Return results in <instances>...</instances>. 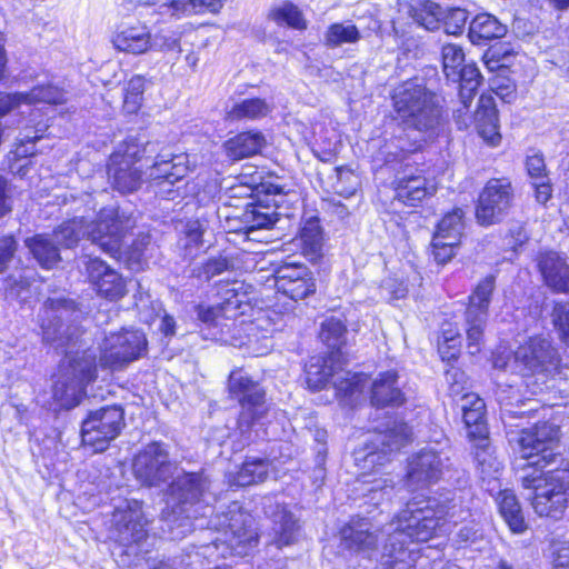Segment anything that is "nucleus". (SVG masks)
I'll return each mask as SVG.
<instances>
[{
  "label": "nucleus",
  "instance_id": "31",
  "mask_svg": "<svg viewBox=\"0 0 569 569\" xmlns=\"http://www.w3.org/2000/svg\"><path fill=\"white\" fill-rule=\"evenodd\" d=\"M83 210L81 214H76L72 219L62 222L52 233L54 241L64 248L74 247L81 238H86V218H91L90 212H96V201L91 193H86L81 198Z\"/></svg>",
  "mask_w": 569,
  "mask_h": 569
},
{
  "label": "nucleus",
  "instance_id": "7",
  "mask_svg": "<svg viewBox=\"0 0 569 569\" xmlns=\"http://www.w3.org/2000/svg\"><path fill=\"white\" fill-rule=\"evenodd\" d=\"M56 377L52 395L61 408L70 409L80 403L86 386L96 378V355L91 350H64Z\"/></svg>",
  "mask_w": 569,
  "mask_h": 569
},
{
  "label": "nucleus",
  "instance_id": "35",
  "mask_svg": "<svg viewBox=\"0 0 569 569\" xmlns=\"http://www.w3.org/2000/svg\"><path fill=\"white\" fill-rule=\"evenodd\" d=\"M144 4L158 8L163 17L180 18L181 16L201 12H217L222 8L220 0H142Z\"/></svg>",
  "mask_w": 569,
  "mask_h": 569
},
{
  "label": "nucleus",
  "instance_id": "58",
  "mask_svg": "<svg viewBox=\"0 0 569 569\" xmlns=\"http://www.w3.org/2000/svg\"><path fill=\"white\" fill-rule=\"evenodd\" d=\"M446 381L448 383L449 395L453 398L460 397L462 399L463 395L468 393V378L459 368L451 367L446 370Z\"/></svg>",
  "mask_w": 569,
  "mask_h": 569
},
{
  "label": "nucleus",
  "instance_id": "18",
  "mask_svg": "<svg viewBox=\"0 0 569 569\" xmlns=\"http://www.w3.org/2000/svg\"><path fill=\"white\" fill-rule=\"evenodd\" d=\"M515 362L522 375H552L558 371L560 356L548 338L535 336L517 348Z\"/></svg>",
  "mask_w": 569,
  "mask_h": 569
},
{
  "label": "nucleus",
  "instance_id": "19",
  "mask_svg": "<svg viewBox=\"0 0 569 569\" xmlns=\"http://www.w3.org/2000/svg\"><path fill=\"white\" fill-rule=\"evenodd\" d=\"M147 521L138 500L120 501L112 513V535L123 546L139 545L147 538Z\"/></svg>",
  "mask_w": 569,
  "mask_h": 569
},
{
  "label": "nucleus",
  "instance_id": "60",
  "mask_svg": "<svg viewBox=\"0 0 569 569\" xmlns=\"http://www.w3.org/2000/svg\"><path fill=\"white\" fill-rule=\"evenodd\" d=\"M468 20V12L465 9L456 8L448 12L443 20L445 32L448 34H460Z\"/></svg>",
  "mask_w": 569,
  "mask_h": 569
},
{
  "label": "nucleus",
  "instance_id": "30",
  "mask_svg": "<svg viewBox=\"0 0 569 569\" xmlns=\"http://www.w3.org/2000/svg\"><path fill=\"white\" fill-rule=\"evenodd\" d=\"M263 510L273 522L276 543L278 547L292 543L297 537L299 525L295 516L274 497L263 498Z\"/></svg>",
  "mask_w": 569,
  "mask_h": 569
},
{
  "label": "nucleus",
  "instance_id": "11",
  "mask_svg": "<svg viewBox=\"0 0 569 569\" xmlns=\"http://www.w3.org/2000/svg\"><path fill=\"white\" fill-rule=\"evenodd\" d=\"M147 350L142 331L123 329L108 335L100 346L99 365L110 370H121L140 359Z\"/></svg>",
  "mask_w": 569,
  "mask_h": 569
},
{
  "label": "nucleus",
  "instance_id": "63",
  "mask_svg": "<svg viewBox=\"0 0 569 569\" xmlns=\"http://www.w3.org/2000/svg\"><path fill=\"white\" fill-rule=\"evenodd\" d=\"M553 569H569V542L555 541L551 545Z\"/></svg>",
  "mask_w": 569,
  "mask_h": 569
},
{
  "label": "nucleus",
  "instance_id": "41",
  "mask_svg": "<svg viewBox=\"0 0 569 569\" xmlns=\"http://www.w3.org/2000/svg\"><path fill=\"white\" fill-rule=\"evenodd\" d=\"M499 512L510 530L515 533H522L527 529V523L522 510L512 491L503 490L497 498Z\"/></svg>",
  "mask_w": 569,
  "mask_h": 569
},
{
  "label": "nucleus",
  "instance_id": "48",
  "mask_svg": "<svg viewBox=\"0 0 569 569\" xmlns=\"http://www.w3.org/2000/svg\"><path fill=\"white\" fill-rule=\"evenodd\" d=\"M361 39L360 31L351 22L332 23L325 33V43L329 48L356 43Z\"/></svg>",
  "mask_w": 569,
  "mask_h": 569
},
{
  "label": "nucleus",
  "instance_id": "13",
  "mask_svg": "<svg viewBox=\"0 0 569 569\" xmlns=\"http://www.w3.org/2000/svg\"><path fill=\"white\" fill-rule=\"evenodd\" d=\"M124 427V413L119 406L91 411L81 425V440L93 452L104 451Z\"/></svg>",
  "mask_w": 569,
  "mask_h": 569
},
{
  "label": "nucleus",
  "instance_id": "20",
  "mask_svg": "<svg viewBox=\"0 0 569 569\" xmlns=\"http://www.w3.org/2000/svg\"><path fill=\"white\" fill-rule=\"evenodd\" d=\"M447 457L432 447H426L408 458L406 485L416 490L438 482L447 468Z\"/></svg>",
  "mask_w": 569,
  "mask_h": 569
},
{
  "label": "nucleus",
  "instance_id": "49",
  "mask_svg": "<svg viewBox=\"0 0 569 569\" xmlns=\"http://www.w3.org/2000/svg\"><path fill=\"white\" fill-rule=\"evenodd\" d=\"M418 148L419 146L416 142H410L403 136H397L379 148V157L387 163L403 161L409 153L415 152Z\"/></svg>",
  "mask_w": 569,
  "mask_h": 569
},
{
  "label": "nucleus",
  "instance_id": "55",
  "mask_svg": "<svg viewBox=\"0 0 569 569\" xmlns=\"http://www.w3.org/2000/svg\"><path fill=\"white\" fill-rule=\"evenodd\" d=\"M513 59V52L508 47L500 44L488 49L483 56V62L489 71L506 70Z\"/></svg>",
  "mask_w": 569,
  "mask_h": 569
},
{
  "label": "nucleus",
  "instance_id": "62",
  "mask_svg": "<svg viewBox=\"0 0 569 569\" xmlns=\"http://www.w3.org/2000/svg\"><path fill=\"white\" fill-rule=\"evenodd\" d=\"M458 244L459 241H446L442 238L438 239L437 237H433L432 250L435 260L440 264L447 263L453 257L455 248Z\"/></svg>",
  "mask_w": 569,
  "mask_h": 569
},
{
  "label": "nucleus",
  "instance_id": "38",
  "mask_svg": "<svg viewBox=\"0 0 569 569\" xmlns=\"http://www.w3.org/2000/svg\"><path fill=\"white\" fill-rule=\"evenodd\" d=\"M37 262L44 269H52L60 261L59 244L52 234H36L24 240Z\"/></svg>",
  "mask_w": 569,
  "mask_h": 569
},
{
  "label": "nucleus",
  "instance_id": "64",
  "mask_svg": "<svg viewBox=\"0 0 569 569\" xmlns=\"http://www.w3.org/2000/svg\"><path fill=\"white\" fill-rule=\"evenodd\" d=\"M198 318L209 326L219 327L222 325V320L229 319L224 316L223 309L217 303L210 307H199Z\"/></svg>",
  "mask_w": 569,
  "mask_h": 569
},
{
  "label": "nucleus",
  "instance_id": "46",
  "mask_svg": "<svg viewBox=\"0 0 569 569\" xmlns=\"http://www.w3.org/2000/svg\"><path fill=\"white\" fill-rule=\"evenodd\" d=\"M465 212L460 208H455L452 211L446 213L437 224L433 237L443 239L446 241H459L465 229L463 221Z\"/></svg>",
  "mask_w": 569,
  "mask_h": 569
},
{
  "label": "nucleus",
  "instance_id": "47",
  "mask_svg": "<svg viewBox=\"0 0 569 569\" xmlns=\"http://www.w3.org/2000/svg\"><path fill=\"white\" fill-rule=\"evenodd\" d=\"M271 112V107L260 98L243 99L233 104L229 117L233 120H256Z\"/></svg>",
  "mask_w": 569,
  "mask_h": 569
},
{
  "label": "nucleus",
  "instance_id": "27",
  "mask_svg": "<svg viewBox=\"0 0 569 569\" xmlns=\"http://www.w3.org/2000/svg\"><path fill=\"white\" fill-rule=\"evenodd\" d=\"M395 198L407 206H417L428 196L436 191L433 184L429 183L423 171L406 163L392 181Z\"/></svg>",
  "mask_w": 569,
  "mask_h": 569
},
{
  "label": "nucleus",
  "instance_id": "44",
  "mask_svg": "<svg viewBox=\"0 0 569 569\" xmlns=\"http://www.w3.org/2000/svg\"><path fill=\"white\" fill-rule=\"evenodd\" d=\"M332 355L330 359L325 357H311L306 365L307 383L312 389H322L330 381L335 375L332 362Z\"/></svg>",
  "mask_w": 569,
  "mask_h": 569
},
{
  "label": "nucleus",
  "instance_id": "5",
  "mask_svg": "<svg viewBox=\"0 0 569 569\" xmlns=\"http://www.w3.org/2000/svg\"><path fill=\"white\" fill-rule=\"evenodd\" d=\"M392 103L398 119L410 129L428 137L439 133L445 123L440 99L416 81H406L393 89Z\"/></svg>",
  "mask_w": 569,
  "mask_h": 569
},
{
  "label": "nucleus",
  "instance_id": "2",
  "mask_svg": "<svg viewBox=\"0 0 569 569\" xmlns=\"http://www.w3.org/2000/svg\"><path fill=\"white\" fill-rule=\"evenodd\" d=\"M509 442L521 458L530 460L532 471L522 476L525 489L531 490V505L539 516L557 518L569 498V458L559 448V427L551 422L536 423L519 432L507 431Z\"/></svg>",
  "mask_w": 569,
  "mask_h": 569
},
{
  "label": "nucleus",
  "instance_id": "6",
  "mask_svg": "<svg viewBox=\"0 0 569 569\" xmlns=\"http://www.w3.org/2000/svg\"><path fill=\"white\" fill-rule=\"evenodd\" d=\"M156 149V144L139 137H128L109 158L108 176L113 188L121 193L138 190L147 177V171L141 169L142 162L148 164Z\"/></svg>",
  "mask_w": 569,
  "mask_h": 569
},
{
  "label": "nucleus",
  "instance_id": "52",
  "mask_svg": "<svg viewBox=\"0 0 569 569\" xmlns=\"http://www.w3.org/2000/svg\"><path fill=\"white\" fill-rule=\"evenodd\" d=\"M233 268L232 261L227 257L209 258L200 264H196L191 270V276L201 280L210 281L212 278L222 274Z\"/></svg>",
  "mask_w": 569,
  "mask_h": 569
},
{
  "label": "nucleus",
  "instance_id": "50",
  "mask_svg": "<svg viewBox=\"0 0 569 569\" xmlns=\"http://www.w3.org/2000/svg\"><path fill=\"white\" fill-rule=\"evenodd\" d=\"M24 104L30 107L33 103L61 104L67 101L66 92L51 83L37 84L30 92H24Z\"/></svg>",
  "mask_w": 569,
  "mask_h": 569
},
{
  "label": "nucleus",
  "instance_id": "54",
  "mask_svg": "<svg viewBox=\"0 0 569 569\" xmlns=\"http://www.w3.org/2000/svg\"><path fill=\"white\" fill-rule=\"evenodd\" d=\"M269 18L280 26L287 24L295 29L306 28V22L301 16V12L296 6L291 3L274 8L270 11Z\"/></svg>",
  "mask_w": 569,
  "mask_h": 569
},
{
  "label": "nucleus",
  "instance_id": "51",
  "mask_svg": "<svg viewBox=\"0 0 569 569\" xmlns=\"http://www.w3.org/2000/svg\"><path fill=\"white\" fill-rule=\"evenodd\" d=\"M346 326L342 320L331 317L326 319L321 325L320 339L332 349V356H336L335 351L340 353L341 347L345 345L346 339Z\"/></svg>",
  "mask_w": 569,
  "mask_h": 569
},
{
  "label": "nucleus",
  "instance_id": "40",
  "mask_svg": "<svg viewBox=\"0 0 569 569\" xmlns=\"http://www.w3.org/2000/svg\"><path fill=\"white\" fill-rule=\"evenodd\" d=\"M300 244L305 257L315 261L322 256L325 238L318 218L308 219L300 230Z\"/></svg>",
  "mask_w": 569,
  "mask_h": 569
},
{
  "label": "nucleus",
  "instance_id": "32",
  "mask_svg": "<svg viewBox=\"0 0 569 569\" xmlns=\"http://www.w3.org/2000/svg\"><path fill=\"white\" fill-rule=\"evenodd\" d=\"M538 269L546 286L556 292L569 291V264L558 252L548 251L538 257Z\"/></svg>",
  "mask_w": 569,
  "mask_h": 569
},
{
  "label": "nucleus",
  "instance_id": "53",
  "mask_svg": "<svg viewBox=\"0 0 569 569\" xmlns=\"http://www.w3.org/2000/svg\"><path fill=\"white\" fill-rule=\"evenodd\" d=\"M146 89V79L140 74L133 76L126 86L123 108L128 113H136L142 101Z\"/></svg>",
  "mask_w": 569,
  "mask_h": 569
},
{
  "label": "nucleus",
  "instance_id": "56",
  "mask_svg": "<svg viewBox=\"0 0 569 569\" xmlns=\"http://www.w3.org/2000/svg\"><path fill=\"white\" fill-rule=\"evenodd\" d=\"M181 34L173 30H161L152 36L151 50L161 52H180Z\"/></svg>",
  "mask_w": 569,
  "mask_h": 569
},
{
  "label": "nucleus",
  "instance_id": "26",
  "mask_svg": "<svg viewBox=\"0 0 569 569\" xmlns=\"http://www.w3.org/2000/svg\"><path fill=\"white\" fill-rule=\"evenodd\" d=\"M88 280L98 296L117 301L126 296L123 277L98 257H87L83 261Z\"/></svg>",
  "mask_w": 569,
  "mask_h": 569
},
{
  "label": "nucleus",
  "instance_id": "37",
  "mask_svg": "<svg viewBox=\"0 0 569 569\" xmlns=\"http://www.w3.org/2000/svg\"><path fill=\"white\" fill-rule=\"evenodd\" d=\"M266 146V138L259 131L241 132L224 142L227 156L240 160L259 153Z\"/></svg>",
  "mask_w": 569,
  "mask_h": 569
},
{
  "label": "nucleus",
  "instance_id": "25",
  "mask_svg": "<svg viewBox=\"0 0 569 569\" xmlns=\"http://www.w3.org/2000/svg\"><path fill=\"white\" fill-rule=\"evenodd\" d=\"M274 287L292 300H301L315 293L316 279L303 263H283L274 271Z\"/></svg>",
  "mask_w": 569,
  "mask_h": 569
},
{
  "label": "nucleus",
  "instance_id": "33",
  "mask_svg": "<svg viewBox=\"0 0 569 569\" xmlns=\"http://www.w3.org/2000/svg\"><path fill=\"white\" fill-rule=\"evenodd\" d=\"M371 403L377 408L399 407L405 402V396L398 383L395 370L380 372L371 386Z\"/></svg>",
  "mask_w": 569,
  "mask_h": 569
},
{
  "label": "nucleus",
  "instance_id": "16",
  "mask_svg": "<svg viewBox=\"0 0 569 569\" xmlns=\"http://www.w3.org/2000/svg\"><path fill=\"white\" fill-rule=\"evenodd\" d=\"M76 312L73 302L66 299H48L39 315L43 340L54 345L57 349H64L76 343L73 337L78 329L66 325Z\"/></svg>",
  "mask_w": 569,
  "mask_h": 569
},
{
  "label": "nucleus",
  "instance_id": "24",
  "mask_svg": "<svg viewBox=\"0 0 569 569\" xmlns=\"http://www.w3.org/2000/svg\"><path fill=\"white\" fill-rule=\"evenodd\" d=\"M443 72L448 80L461 84L462 98L478 89L482 76L476 64H463L465 52L461 47L452 43L445 44L441 50Z\"/></svg>",
  "mask_w": 569,
  "mask_h": 569
},
{
  "label": "nucleus",
  "instance_id": "23",
  "mask_svg": "<svg viewBox=\"0 0 569 569\" xmlns=\"http://www.w3.org/2000/svg\"><path fill=\"white\" fill-rule=\"evenodd\" d=\"M460 406L468 437L476 442V459L481 466H485L487 459L482 456L489 447L486 403L477 393H466Z\"/></svg>",
  "mask_w": 569,
  "mask_h": 569
},
{
  "label": "nucleus",
  "instance_id": "21",
  "mask_svg": "<svg viewBox=\"0 0 569 569\" xmlns=\"http://www.w3.org/2000/svg\"><path fill=\"white\" fill-rule=\"evenodd\" d=\"M261 176L241 173L224 181L222 192L219 196L218 217L230 222L234 213H240L249 204L247 200L252 196L260 183Z\"/></svg>",
  "mask_w": 569,
  "mask_h": 569
},
{
  "label": "nucleus",
  "instance_id": "29",
  "mask_svg": "<svg viewBox=\"0 0 569 569\" xmlns=\"http://www.w3.org/2000/svg\"><path fill=\"white\" fill-rule=\"evenodd\" d=\"M279 213L261 203L246 204L240 213H234L229 223V228L234 232H243L248 238L262 229H270L278 221Z\"/></svg>",
  "mask_w": 569,
  "mask_h": 569
},
{
  "label": "nucleus",
  "instance_id": "1",
  "mask_svg": "<svg viewBox=\"0 0 569 569\" xmlns=\"http://www.w3.org/2000/svg\"><path fill=\"white\" fill-rule=\"evenodd\" d=\"M471 493L466 488L446 489L430 497H413L390 526V543L386 555L395 558L392 569H461L441 558L432 557L437 551L425 552L409 549L412 541L425 542L447 531V525H457L470 516Z\"/></svg>",
  "mask_w": 569,
  "mask_h": 569
},
{
  "label": "nucleus",
  "instance_id": "4",
  "mask_svg": "<svg viewBox=\"0 0 569 569\" xmlns=\"http://www.w3.org/2000/svg\"><path fill=\"white\" fill-rule=\"evenodd\" d=\"M410 437L411 429L409 426L402 421H395L391 428L388 427L379 436L378 441L382 446L380 450L375 446L355 452L356 463L362 470L357 479L356 490L368 498V503L378 506L382 500L390 497L393 489L392 480L376 477L373 473H377L380 467L389 462L390 453L406 446Z\"/></svg>",
  "mask_w": 569,
  "mask_h": 569
},
{
  "label": "nucleus",
  "instance_id": "59",
  "mask_svg": "<svg viewBox=\"0 0 569 569\" xmlns=\"http://www.w3.org/2000/svg\"><path fill=\"white\" fill-rule=\"evenodd\" d=\"M336 171H337V183H336L337 191L345 197H350V196L355 194V192L357 191V189L360 184L359 177L357 174H355V172L352 170L345 168V167L337 168Z\"/></svg>",
  "mask_w": 569,
  "mask_h": 569
},
{
  "label": "nucleus",
  "instance_id": "8",
  "mask_svg": "<svg viewBox=\"0 0 569 569\" xmlns=\"http://www.w3.org/2000/svg\"><path fill=\"white\" fill-rule=\"evenodd\" d=\"M209 525L222 531L221 542L232 556H248L258 543L253 518L238 502H232L227 512L217 515L216 520H210Z\"/></svg>",
  "mask_w": 569,
  "mask_h": 569
},
{
  "label": "nucleus",
  "instance_id": "42",
  "mask_svg": "<svg viewBox=\"0 0 569 569\" xmlns=\"http://www.w3.org/2000/svg\"><path fill=\"white\" fill-rule=\"evenodd\" d=\"M220 302L218 305L223 309L224 316L233 318L238 310L247 302V292L244 283L240 281L227 282L219 287L218 293Z\"/></svg>",
  "mask_w": 569,
  "mask_h": 569
},
{
  "label": "nucleus",
  "instance_id": "3",
  "mask_svg": "<svg viewBox=\"0 0 569 569\" xmlns=\"http://www.w3.org/2000/svg\"><path fill=\"white\" fill-rule=\"evenodd\" d=\"M211 480L204 471L182 472L169 485L162 517L174 538L196 529L194 520L207 517Z\"/></svg>",
  "mask_w": 569,
  "mask_h": 569
},
{
  "label": "nucleus",
  "instance_id": "34",
  "mask_svg": "<svg viewBox=\"0 0 569 569\" xmlns=\"http://www.w3.org/2000/svg\"><path fill=\"white\" fill-rule=\"evenodd\" d=\"M112 43L119 51L143 54L151 50L152 34L146 24L126 26L113 34Z\"/></svg>",
  "mask_w": 569,
  "mask_h": 569
},
{
  "label": "nucleus",
  "instance_id": "10",
  "mask_svg": "<svg viewBox=\"0 0 569 569\" xmlns=\"http://www.w3.org/2000/svg\"><path fill=\"white\" fill-rule=\"evenodd\" d=\"M473 90L467 99L461 96V84H459V101L453 109V119L459 130L468 129L475 124L478 133L490 146H497L500 141L498 132V114L492 97L481 96L475 113L469 112V107L477 93Z\"/></svg>",
  "mask_w": 569,
  "mask_h": 569
},
{
  "label": "nucleus",
  "instance_id": "28",
  "mask_svg": "<svg viewBox=\"0 0 569 569\" xmlns=\"http://www.w3.org/2000/svg\"><path fill=\"white\" fill-rule=\"evenodd\" d=\"M156 152L149 158L152 163L148 164L147 178L150 180H161L173 184L180 181L188 172L187 156L183 153L174 154L168 149H160L157 142Z\"/></svg>",
  "mask_w": 569,
  "mask_h": 569
},
{
  "label": "nucleus",
  "instance_id": "9",
  "mask_svg": "<svg viewBox=\"0 0 569 569\" xmlns=\"http://www.w3.org/2000/svg\"><path fill=\"white\" fill-rule=\"evenodd\" d=\"M228 388L230 396L242 408L238 419V429L246 440H250L251 428L258 423L266 412L264 390L240 369L233 370L229 375Z\"/></svg>",
  "mask_w": 569,
  "mask_h": 569
},
{
  "label": "nucleus",
  "instance_id": "15",
  "mask_svg": "<svg viewBox=\"0 0 569 569\" xmlns=\"http://www.w3.org/2000/svg\"><path fill=\"white\" fill-rule=\"evenodd\" d=\"M495 287L496 277L489 274L478 282L472 293L469 296V303L466 309L465 319L467 327V348L470 355H476L480 351L483 329L487 323L489 306Z\"/></svg>",
  "mask_w": 569,
  "mask_h": 569
},
{
  "label": "nucleus",
  "instance_id": "22",
  "mask_svg": "<svg viewBox=\"0 0 569 569\" xmlns=\"http://www.w3.org/2000/svg\"><path fill=\"white\" fill-rule=\"evenodd\" d=\"M513 190L508 179H491L479 196L476 217L481 224H492L501 219L511 204Z\"/></svg>",
  "mask_w": 569,
  "mask_h": 569
},
{
  "label": "nucleus",
  "instance_id": "57",
  "mask_svg": "<svg viewBox=\"0 0 569 569\" xmlns=\"http://www.w3.org/2000/svg\"><path fill=\"white\" fill-rule=\"evenodd\" d=\"M551 317L562 341L569 347V302H555Z\"/></svg>",
  "mask_w": 569,
  "mask_h": 569
},
{
  "label": "nucleus",
  "instance_id": "17",
  "mask_svg": "<svg viewBox=\"0 0 569 569\" xmlns=\"http://www.w3.org/2000/svg\"><path fill=\"white\" fill-rule=\"evenodd\" d=\"M88 219L84 223L86 238L110 256L119 253L122 238L131 227L129 219L120 216L113 207L102 208L94 221Z\"/></svg>",
  "mask_w": 569,
  "mask_h": 569
},
{
  "label": "nucleus",
  "instance_id": "45",
  "mask_svg": "<svg viewBox=\"0 0 569 569\" xmlns=\"http://www.w3.org/2000/svg\"><path fill=\"white\" fill-rule=\"evenodd\" d=\"M413 21L429 31L438 30L442 23L443 12L439 4L425 0L410 10Z\"/></svg>",
  "mask_w": 569,
  "mask_h": 569
},
{
  "label": "nucleus",
  "instance_id": "43",
  "mask_svg": "<svg viewBox=\"0 0 569 569\" xmlns=\"http://www.w3.org/2000/svg\"><path fill=\"white\" fill-rule=\"evenodd\" d=\"M48 128V119L43 118L41 110L38 108L30 109L24 132L21 133V146L18 148V153L23 156L33 154V150H29L26 146L41 139Z\"/></svg>",
  "mask_w": 569,
  "mask_h": 569
},
{
  "label": "nucleus",
  "instance_id": "39",
  "mask_svg": "<svg viewBox=\"0 0 569 569\" xmlns=\"http://www.w3.org/2000/svg\"><path fill=\"white\" fill-rule=\"evenodd\" d=\"M269 461L261 458H247L240 469L227 475L228 483L232 487H246L262 482L268 475Z\"/></svg>",
  "mask_w": 569,
  "mask_h": 569
},
{
  "label": "nucleus",
  "instance_id": "61",
  "mask_svg": "<svg viewBox=\"0 0 569 569\" xmlns=\"http://www.w3.org/2000/svg\"><path fill=\"white\" fill-rule=\"evenodd\" d=\"M18 250V241L12 234H3L0 237V273L9 268Z\"/></svg>",
  "mask_w": 569,
  "mask_h": 569
},
{
  "label": "nucleus",
  "instance_id": "36",
  "mask_svg": "<svg viewBox=\"0 0 569 569\" xmlns=\"http://www.w3.org/2000/svg\"><path fill=\"white\" fill-rule=\"evenodd\" d=\"M506 32L507 27L495 16L480 13L471 20L468 37L473 44L483 46L488 41L502 38Z\"/></svg>",
  "mask_w": 569,
  "mask_h": 569
},
{
  "label": "nucleus",
  "instance_id": "12",
  "mask_svg": "<svg viewBox=\"0 0 569 569\" xmlns=\"http://www.w3.org/2000/svg\"><path fill=\"white\" fill-rule=\"evenodd\" d=\"M403 510L405 509L395 516L392 521L383 527L382 530H380L379 527L368 518H351V520L340 530L342 546L350 551L361 553L370 558L378 550L380 533L387 535L388 538L382 548V558L385 559V565L392 569V561H395V558L386 555V546L390 543V535H392V531L389 532V528L397 521L398 516Z\"/></svg>",
  "mask_w": 569,
  "mask_h": 569
},
{
  "label": "nucleus",
  "instance_id": "14",
  "mask_svg": "<svg viewBox=\"0 0 569 569\" xmlns=\"http://www.w3.org/2000/svg\"><path fill=\"white\" fill-rule=\"evenodd\" d=\"M132 470L142 485L158 487L172 478L177 466L170 460L168 446L153 441L136 455Z\"/></svg>",
  "mask_w": 569,
  "mask_h": 569
}]
</instances>
